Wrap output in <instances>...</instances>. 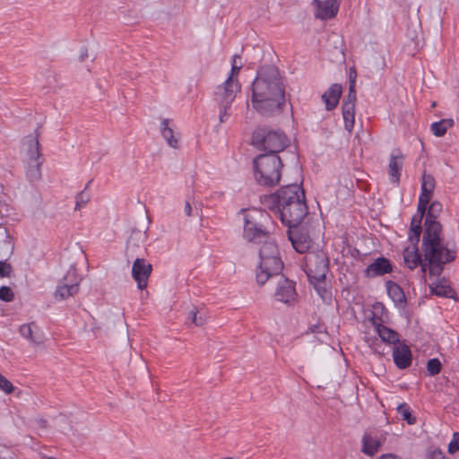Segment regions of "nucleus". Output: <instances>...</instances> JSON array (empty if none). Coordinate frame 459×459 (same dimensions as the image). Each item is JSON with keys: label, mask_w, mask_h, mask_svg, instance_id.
<instances>
[{"label": "nucleus", "mask_w": 459, "mask_h": 459, "mask_svg": "<svg viewBox=\"0 0 459 459\" xmlns=\"http://www.w3.org/2000/svg\"><path fill=\"white\" fill-rule=\"evenodd\" d=\"M251 90V102L255 111L266 117L283 111L286 104L285 87L276 66L270 65L260 67Z\"/></svg>", "instance_id": "nucleus-1"}, {"label": "nucleus", "mask_w": 459, "mask_h": 459, "mask_svg": "<svg viewBox=\"0 0 459 459\" xmlns=\"http://www.w3.org/2000/svg\"><path fill=\"white\" fill-rule=\"evenodd\" d=\"M421 252L424 261L428 263L430 275L438 276L442 273L446 264L453 262L456 257V249L446 241L443 227L432 225L424 229Z\"/></svg>", "instance_id": "nucleus-2"}, {"label": "nucleus", "mask_w": 459, "mask_h": 459, "mask_svg": "<svg viewBox=\"0 0 459 459\" xmlns=\"http://www.w3.org/2000/svg\"><path fill=\"white\" fill-rule=\"evenodd\" d=\"M243 214V238L247 242L256 245L272 236V220L270 214L262 209H242Z\"/></svg>", "instance_id": "nucleus-3"}, {"label": "nucleus", "mask_w": 459, "mask_h": 459, "mask_svg": "<svg viewBox=\"0 0 459 459\" xmlns=\"http://www.w3.org/2000/svg\"><path fill=\"white\" fill-rule=\"evenodd\" d=\"M304 270L310 283L321 297L327 292L325 276L329 271V259L325 252H307L304 256Z\"/></svg>", "instance_id": "nucleus-4"}, {"label": "nucleus", "mask_w": 459, "mask_h": 459, "mask_svg": "<svg viewBox=\"0 0 459 459\" xmlns=\"http://www.w3.org/2000/svg\"><path fill=\"white\" fill-rule=\"evenodd\" d=\"M255 178L261 186H273L281 179L282 160L276 154H260L253 160Z\"/></svg>", "instance_id": "nucleus-5"}, {"label": "nucleus", "mask_w": 459, "mask_h": 459, "mask_svg": "<svg viewBox=\"0 0 459 459\" xmlns=\"http://www.w3.org/2000/svg\"><path fill=\"white\" fill-rule=\"evenodd\" d=\"M251 143L256 149L267 152L265 154L278 155L290 145V139L281 130L258 127L253 132Z\"/></svg>", "instance_id": "nucleus-6"}, {"label": "nucleus", "mask_w": 459, "mask_h": 459, "mask_svg": "<svg viewBox=\"0 0 459 459\" xmlns=\"http://www.w3.org/2000/svg\"><path fill=\"white\" fill-rule=\"evenodd\" d=\"M281 222L289 229L296 228L307 214V206L305 201V195L287 207H281L276 212Z\"/></svg>", "instance_id": "nucleus-7"}, {"label": "nucleus", "mask_w": 459, "mask_h": 459, "mask_svg": "<svg viewBox=\"0 0 459 459\" xmlns=\"http://www.w3.org/2000/svg\"><path fill=\"white\" fill-rule=\"evenodd\" d=\"M304 190L298 184H290L281 186L274 194L272 195L271 200L273 209L277 212L281 207H287L289 204L296 202L297 199L303 197Z\"/></svg>", "instance_id": "nucleus-8"}, {"label": "nucleus", "mask_w": 459, "mask_h": 459, "mask_svg": "<svg viewBox=\"0 0 459 459\" xmlns=\"http://www.w3.org/2000/svg\"><path fill=\"white\" fill-rule=\"evenodd\" d=\"M375 332L379 336L380 341L377 337L365 336V342L375 354L379 356L384 355V350L382 349L381 342L394 346L401 342L399 333L387 327L385 325L376 328Z\"/></svg>", "instance_id": "nucleus-9"}, {"label": "nucleus", "mask_w": 459, "mask_h": 459, "mask_svg": "<svg viewBox=\"0 0 459 459\" xmlns=\"http://www.w3.org/2000/svg\"><path fill=\"white\" fill-rule=\"evenodd\" d=\"M283 263L280 256L260 260L256 272V281L264 285L270 278L282 275Z\"/></svg>", "instance_id": "nucleus-10"}, {"label": "nucleus", "mask_w": 459, "mask_h": 459, "mask_svg": "<svg viewBox=\"0 0 459 459\" xmlns=\"http://www.w3.org/2000/svg\"><path fill=\"white\" fill-rule=\"evenodd\" d=\"M80 282L81 278L77 274L76 270L74 268H70L59 281L55 292V298L56 299L63 300L74 296L79 291Z\"/></svg>", "instance_id": "nucleus-11"}, {"label": "nucleus", "mask_w": 459, "mask_h": 459, "mask_svg": "<svg viewBox=\"0 0 459 459\" xmlns=\"http://www.w3.org/2000/svg\"><path fill=\"white\" fill-rule=\"evenodd\" d=\"M241 90V84L238 81H232L230 78H227L226 81L219 85L215 91V100L218 105H224L226 107H231L236 95Z\"/></svg>", "instance_id": "nucleus-12"}, {"label": "nucleus", "mask_w": 459, "mask_h": 459, "mask_svg": "<svg viewBox=\"0 0 459 459\" xmlns=\"http://www.w3.org/2000/svg\"><path fill=\"white\" fill-rule=\"evenodd\" d=\"M341 0H313L315 17L320 20H330L336 16Z\"/></svg>", "instance_id": "nucleus-13"}, {"label": "nucleus", "mask_w": 459, "mask_h": 459, "mask_svg": "<svg viewBox=\"0 0 459 459\" xmlns=\"http://www.w3.org/2000/svg\"><path fill=\"white\" fill-rule=\"evenodd\" d=\"M274 297L278 301L286 304L295 301L297 297L295 283L284 275H280Z\"/></svg>", "instance_id": "nucleus-14"}, {"label": "nucleus", "mask_w": 459, "mask_h": 459, "mask_svg": "<svg viewBox=\"0 0 459 459\" xmlns=\"http://www.w3.org/2000/svg\"><path fill=\"white\" fill-rule=\"evenodd\" d=\"M152 264L143 258H137L133 264L132 276L137 282V287L143 290L147 287L148 278L152 273Z\"/></svg>", "instance_id": "nucleus-15"}, {"label": "nucleus", "mask_w": 459, "mask_h": 459, "mask_svg": "<svg viewBox=\"0 0 459 459\" xmlns=\"http://www.w3.org/2000/svg\"><path fill=\"white\" fill-rule=\"evenodd\" d=\"M403 260L405 265L410 270H414L418 266H420V273L425 275L427 268H429L428 263L424 261L421 255L419 253L418 246L408 247L403 250Z\"/></svg>", "instance_id": "nucleus-16"}, {"label": "nucleus", "mask_w": 459, "mask_h": 459, "mask_svg": "<svg viewBox=\"0 0 459 459\" xmlns=\"http://www.w3.org/2000/svg\"><path fill=\"white\" fill-rule=\"evenodd\" d=\"M394 266L391 261L385 257H377L364 270V275L368 278H376L391 273Z\"/></svg>", "instance_id": "nucleus-17"}, {"label": "nucleus", "mask_w": 459, "mask_h": 459, "mask_svg": "<svg viewBox=\"0 0 459 459\" xmlns=\"http://www.w3.org/2000/svg\"><path fill=\"white\" fill-rule=\"evenodd\" d=\"M393 359L394 365L399 369H405L411 366L412 359L411 351L404 342H401L394 346Z\"/></svg>", "instance_id": "nucleus-18"}, {"label": "nucleus", "mask_w": 459, "mask_h": 459, "mask_svg": "<svg viewBox=\"0 0 459 459\" xmlns=\"http://www.w3.org/2000/svg\"><path fill=\"white\" fill-rule=\"evenodd\" d=\"M404 156L399 149L394 150L390 155L388 164L389 180L393 184H398L403 169Z\"/></svg>", "instance_id": "nucleus-19"}, {"label": "nucleus", "mask_w": 459, "mask_h": 459, "mask_svg": "<svg viewBox=\"0 0 459 459\" xmlns=\"http://www.w3.org/2000/svg\"><path fill=\"white\" fill-rule=\"evenodd\" d=\"M369 321L374 329L390 323V316L387 308L381 302H375L370 308Z\"/></svg>", "instance_id": "nucleus-20"}, {"label": "nucleus", "mask_w": 459, "mask_h": 459, "mask_svg": "<svg viewBox=\"0 0 459 459\" xmlns=\"http://www.w3.org/2000/svg\"><path fill=\"white\" fill-rule=\"evenodd\" d=\"M22 144L26 152V162L43 161L39 152L38 134L25 136Z\"/></svg>", "instance_id": "nucleus-21"}, {"label": "nucleus", "mask_w": 459, "mask_h": 459, "mask_svg": "<svg viewBox=\"0 0 459 459\" xmlns=\"http://www.w3.org/2000/svg\"><path fill=\"white\" fill-rule=\"evenodd\" d=\"M289 239L291 242L293 248L300 254L310 252L309 248L311 246L310 238L302 233H299L296 230L290 229L289 230Z\"/></svg>", "instance_id": "nucleus-22"}, {"label": "nucleus", "mask_w": 459, "mask_h": 459, "mask_svg": "<svg viewBox=\"0 0 459 459\" xmlns=\"http://www.w3.org/2000/svg\"><path fill=\"white\" fill-rule=\"evenodd\" d=\"M20 334L35 344L44 342V334L35 323L26 324L20 326Z\"/></svg>", "instance_id": "nucleus-23"}, {"label": "nucleus", "mask_w": 459, "mask_h": 459, "mask_svg": "<svg viewBox=\"0 0 459 459\" xmlns=\"http://www.w3.org/2000/svg\"><path fill=\"white\" fill-rule=\"evenodd\" d=\"M342 86L338 83H333L330 88L322 95V100L325 104V108L329 111L335 108L339 103L342 94Z\"/></svg>", "instance_id": "nucleus-24"}, {"label": "nucleus", "mask_w": 459, "mask_h": 459, "mask_svg": "<svg viewBox=\"0 0 459 459\" xmlns=\"http://www.w3.org/2000/svg\"><path fill=\"white\" fill-rule=\"evenodd\" d=\"M385 285L387 294L394 302V304L400 307L404 306L406 299L403 289L393 281H387Z\"/></svg>", "instance_id": "nucleus-25"}, {"label": "nucleus", "mask_w": 459, "mask_h": 459, "mask_svg": "<svg viewBox=\"0 0 459 459\" xmlns=\"http://www.w3.org/2000/svg\"><path fill=\"white\" fill-rule=\"evenodd\" d=\"M435 178L430 174L423 173L419 198L430 202L435 188Z\"/></svg>", "instance_id": "nucleus-26"}, {"label": "nucleus", "mask_w": 459, "mask_h": 459, "mask_svg": "<svg viewBox=\"0 0 459 459\" xmlns=\"http://www.w3.org/2000/svg\"><path fill=\"white\" fill-rule=\"evenodd\" d=\"M441 212L442 204L437 201L432 202L428 208V212L424 222V229H429L432 225L434 226L436 224L437 226H442L441 223L437 221Z\"/></svg>", "instance_id": "nucleus-27"}, {"label": "nucleus", "mask_w": 459, "mask_h": 459, "mask_svg": "<svg viewBox=\"0 0 459 459\" xmlns=\"http://www.w3.org/2000/svg\"><path fill=\"white\" fill-rule=\"evenodd\" d=\"M280 256L279 250L275 240L272 238H268V239L263 240L262 247L259 250V257L260 260Z\"/></svg>", "instance_id": "nucleus-28"}, {"label": "nucleus", "mask_w": 459, "mask_h": 459, "mask_svg": "<svg viewBox=\"0 0 459 459\" xmlns=\"http://www.w3.org/2000/svg\"><path fill=\"white\" fill-rule=\"evenodd\" d=\"M169 119H163L160 125L161 135L166 140L168 145L171 148L178 149L179 147L178 139L174 136V131L169 126Z\"/></svg>", "instance_id": "nucleus-29"}, {"label": "nucleus", "mask_w": 459, "mask_h": 459, "mask_svg": "<svg viewBox=\"0 0 459 459\" xmlns=\"http://www.w3.org/2000/svg\"><path fill=\"white\" fill-rule=\"evenodd\" d=\"M381 446L377 438H374L369 435L365 434L362 437V452L368 455H375Z\"/></svg>", "instance_id": "nucleus-30"}, {"label": "nucleus", "mask_w": 459, "mask_h": 459, "mask_svg": "<svg viewBox=\"0 0 459 459\" xmlns=\"http://www.w3.org/2000/svg\"><path fill=\"white\" fill-rule=\"evenodd\" d=\"M431 293L438 297L454 298L455 290L445 281H438L430 286Z\"/></svg>", "instance_id": "nucleus-31"}, {"label": "nucleus", "mask_w": 459, "mask_h": 459, "mask_svg": "<svg viewBox=\"0 0 459 459\" xmlns=\"http://www.w3.org/2000/svg\"><path fill=\"white\" fill-rule=\"evenodd\" d=\"M454 126L452 119H441L440 121L434 122L430 126V130L435 136H443L446 131Z\"/></svg>", "instance_id": "nucleus-32"}, {"label": "nucleus", "mask_w": 459, "mask_h": 459, "mask_svg": "<svg viewBox=\"0 0 459 459\" xmlns=\"http://www.w3.org/2000/svg\"><path fill=\"white\" fill-rule=\"evenodd\" d=\"M26 176L30 182H37L41 178L40 166L43 161L26 162Z\"/></svg>", "instance_id": "nucleus-33"}, {"label": "nucleus", "mask_w": 459, "mask_h": 459, "mask_svg": "<svg viewBox=\"0 0 459 459\" xmlns=\"http://www.w3.org/2000/svg\"><path fill=\"white\" fill-rule=\"evenodd\" d=\"M344 128L351 133L355 124V108H342Z\"/></svg>", "instance_id": "nucleus-34"}, {"label": "nucleus", "mask_w": 459, "mask_h": 459, "mask_svg": "<svg viewBox=\"0 0 459 459\" xmlns=\"http://www.w3.org/2000/svg\"><path fill=\"white\" fill-rule=\"evenodd\" d=\"M356 100H357V94H356V91H355V85H354V82H352L349 87L348 94L345 96V98L342 101V108H348V107L350 108H355Z\"/></svg>", "instance_id": "nucleus-35"}, {"label": "nucleus", "mask_w": 459, "mask_h": 459, "mask_svg": "<svg viewBox=\"0 0 459 459\" xmlns=\"http://www.w3.org/2000/svg\"><path fill=\"white\" fill-rule=\"evenodd\" d=\"M398 413L406 420L408 424H414L416 418L411 415V408L407 403H402L397 407Z\"/></svg>", "instance_id": "nucleus-36"}, {"label": "nucleus", "mask_w": 459, "mask_h": 459, "mask_svg": "<svg viewBox=\"0 0 459 459\" xmlns=\"http://www.w3.org/2000/svg\"><path fill=\"white\" fill-rule=\"evenodd\" d=\"M91 181H89L85 186L84 189L76 195L75 210H80L90 201V194L86 192L89 185Z\"/></svg>", "instance_id": "nucleus-37"}, {"label": "nucleus", "mask_w": 459, "mask_h": 459, "mask_svg": "<svg viewBox=\"0 0 459 459\" xmlns=\"http://www.w3.org/2000/svg\"><path fill=\"white\" fill-rule=\"evenodd\" d=\"M442 368L441 362L438 359H430L427 363V370L429 376H436L440 373Z\"/></svg>", "instance_id": "nucleus-38"}, {"label": "nucleus", "mask_w": 459, "mask_h": 459, "mask_svg": "<svg viewBox=\"0 0 459 459\" xmlns=\"http://www.w3.org/2000/svg\"><path fill=\"white\" fill-rule=\"evenodd\" d=\"M424 230H422V227L418 228H411L410 227L409 232H408V240L411 242L413 246H418L420 234L423 233Z\"/></svg>", "instance_id": "nucleus-39"}, {"label": "nucleus", "mask_w": 459, "mask_h": 459, "mask_svg": "<svg viewBox=\"0 0 459 459\" xmlns=\"http://www.w3.org/2000/svg\"><path fill=\"white\" fill-rule=\"evenodd\" d=\"M237 59H241L240 56L234 55L231 61V69L230 74L228 78H230L232 81H238V75L241 70V65H238Z\"/></svg>", "instance_id": "nucleus-40"}, {"label": "nucleus", "mask_w": 459, "mask_h": 459, "mask_svg": "<svg viewBox=\"0 0 459 459\" xmlns=\"http://www.w3.org/2000/svg\"><path fill=\"white\" fill-rule=\"evenodd\" d=\"M14 299L13 291L10 287L2 286L0 287V300L4 302H11Z\"/></svg>", "instance_id": "nucleus-41"}, {"label": "nucleus", "mask_w": 459, "mask_h": 459, "mask_svg": "<svg viewBox=\"0 0 459 459\" xmlns=\"http://www.w3.org/2000/svg\"><path fill=\"white\" fill-rule=\"evenodd\" d=\"M188 319L196 326H201L205 323V318L199 315V312L195 309L189 312Z\"/></svg>", "instance_id": "nucleus-42"}, {"label": "nucleus", "mask_w": 459, "mask_h": 459, "mask_svg": "<svg viewBox=\"0 0 459 459\" xmlns=\"http://www.w3.org/2000/svg\"><path fill=\"white\" fill-rule=\"evenodd\" d=\"M0 389L5 394H11L13 391V384L3 375L0 374Z\"/></svg>", "instance_id": "nucleus-43"}, {"label": "nucleus", "mask_w": 459, "mask_h": 459, "mask_svg": "<svg viewBox=\"0 0 459 459\" xmlns=\"http://www.w3.org/2000/svg\"><path fill=\"white\" fill-rule=\"evenodd\" d=\"M456 451H459V432L454 433L453 438L448 444V452L450 454H455Z\"/></svg>", "instance_id": "nucleus-44"}, {"label": "nucleus", "mask_w": 459, "mask_h": 459, "mask_svg": "<svg viewBox=\"0 0 459 459\" xmlns=\"http://www.w3.org/2000/svg\"><path fill=\"white\" fill-rule=\"evenodd\" d=\"M12 273V266L5 261H0V276L9 277Z\"/></svg>", "instance_id": "nucleus-45"}, {"label": "nucleus", "mask_w": 459, "mask_h": 459, "mask_svg": "<svg viewBox=\"0 0 459 459\" xmlns=\"http://www.w3.org/2000/svg\"><path fill=\"white\" fill-rule=\"evenodd\" d=\"M429 204V202L419 198V204H418V208H417L418 214H416V215L422 219Z\"/></svg>", "instance_id": "nucleus-46"}, {"label": "nucleus", "mask_w": 459, "mask_h": 459, "mask_svg": "<svg viewBox=\"0 0 459 459\" xmlns=\"http://www.w3.org/2000/svg\"><path fill=\"white\" fill-rule=\"evenodd\" d=\"M219 107H220V122L223 123L230 116V107H226L224 105H219Z\"/></svg>", "instance_id": "nucleus-47"}, {"label": "nucleus", "mask_w": 459, "mask_h": 459, "mask_svg": "<svg viewBox=\"0 0 459 459\" xmlns=\"http://www.w3.org/2000/svg\"><path fill=\"white\" fill-rule=\"evenodd\" d=\"M219 107H220V122L223 123L230 116V107H226L224 105H219Z\"/></svg>", "instance_id": "nucleus-48"}, {"label": "nucleus", "mask_w": 459, "mask_h": 459, "mask_svg": "<svg viewBox=\"0 0 459 459\" xmlns=\"http://www.w3.org/2000/svg\"><path fill=\"white\" fill-rule=\"evenodd\" d=\"M184 212L187 217H191L193 215V208L191 204V198L188 196L185 201L184 205Z\"/></svg>", "instance_id": "nucleus-49"}, {"label": "nucleus", "mask_w": 459, "mask_h": 459, "mask_svg": "<svg viewBox=\"0 0 459 459\" xmlns=\"http://www.w3.org/2000/svg\"><path fill=\"white\" fill-rule=\"evenodd\" d=\"M429 459H446V458L441 450L435 449L430 453Z\"/></svg>", "instance_id": "nucleus-50"}, {"label": "nucleus", "mask_w": 459, "mask_h": 459, "mask_svg": "<svg viewBox=\"0 0 459 459\" xmlns=\"http://www.w3.org/2000/svg\"><path fill=\"white\" fill-rule=\"evenodd\" d=\"M309 329L311 333H322L325 332V327L321 324L313 325Z\"/></svg>", "instance_id": "nucleus-51"}, {"label": "nucleus", "mask_w": 459, "mask_h": 459, "mask_svg": "<svg viewBox=\"0 0 459 459\" xmlns=\"http://www.w3.org/2000/svg\"><path fill=\"white\" fill-rule=\"evenodd\" d=\"M421 221L422 219L420 217H418L417 215H414L411 219V228H418V227H422L421 226Z\"/></svg>", "instance_id": "nucleus-52"}, {"label": "nucleus", "mask_w": 459, "mask_h": 459, "mask_svg": "<svg viewBox=\"0 0 459 459\" xmlns=\"http://www.w3.org/2000/svg\"><path fill=\"white\" fill-rule=\"evenodd\" d=\"M87 57H88L87 48H82L81 49V53H80V57L79 58H80L81 61H84Z\"/></svg>", "instance_id": "nucleus-53"}, {"label": "nucleus", "mask_w": 459, "mask_h": 459, "mask_svg": "<svg viewBox=\"0 0 459 459\" xmlns=\"http://www.w3.org/2000/svg\"><path fill=\"white\" fill-rule=\"evenodd\" d=\"M379 459H402L401 457L393 455V454H386L380 456Z\"/></svg>", "instance_id": "nucleus-54"}, {"label": "nucleus", "mask_w": 459, "mask_h": 459, "mask_svg": "<svg viewBox=\"0 0 459 459\" xmlns=\"http://www.w3.org/2000/svg\"><path fill=\"white\" fill-rule=\"evenodd\" d=\"M48 459H56V458L49 457Z\"/></svg>", "instance_id": "nucleus-55"}]
</instances>
